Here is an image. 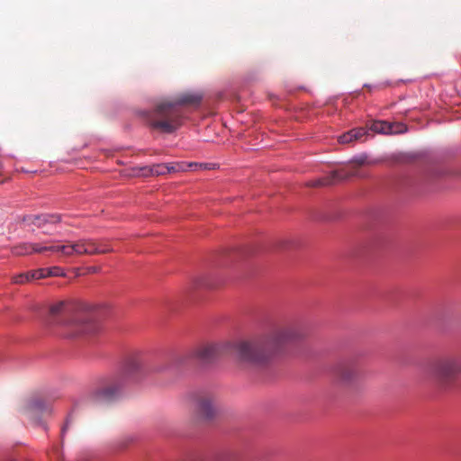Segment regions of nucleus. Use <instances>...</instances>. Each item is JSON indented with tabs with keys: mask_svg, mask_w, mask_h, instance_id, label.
<instances>
[{
	"mask_svg": "<svg viewBox=\"0 0 461 461\" xmlns=\"http://www.w3.org/2000/svg\"><path fill=\"white\" fill-rule=\"evenodd\" d=\"M308 334L307 327L302 323L281 324L258 338L237 342L234 352L242 363L263 366L284 352L286 347L303 340Z\"/></svg>",
	"mask_w": 461,
	"mask_h": 461,
	"instance_id": "f257e3e1",
	"label": "nucleus"
},
{
	"mask_svg": "<svg viewBox=\"0 0 461 461\" xmlns=\"http://www.w3.org/2000/svg\"><path fill=\"white\" fill-rule=\"evenodd\" d=\"M166 368V364H152L144 354L135 352L125 360L123 372L106 385L92 393L90 399L94 403L107 402L117 398L128 382L137 383L152 372H159Z\"/></svg>",
	"mask_w": 461,
	"mask_h": 461,
	"instance_id": "f03ea898",
	"label": "nucleus"
},
{
	"mask_svg": "<svg viewBox=\"0 0 461 461\" xmlns=\"http://www.w3.org/2000/svg\"><path fill=\"white\" fill-rule=\"evenodd\" d=\"M203 99L200 93L187 92L176 96L174 100L162 101L153 111L143 112L147 124L152 129L164 133H172L182 123V113L178 106H198Z\"/></svg>",
	"mask_w": 461,
	"mask_h": 461,
	"instance_id": "7ed1b4c3",
	"label": "nucleus"
},
{
	"mask_svg": "<svg viewBox=\"0 0 461 461\" xmlns=\"http://www.w3.org/2000/svg\"><path fill=\"white\" fill-rule=\"evenodd\" d=\"M429 375L443 389L457 387L461 376V354H448L434 360L428 367Z\"/></svg>",
	"mask_w": 461,
	"mask_h": 461,
	"instance_id": "20e7f679",
	"label": "nucleus"
},
{
	"mask_svg": "<svg viewBox=\"0 0 461 461\" xmlns=\"http://www.w3.org/2000/svg\"><path fill=\"white\" fill-rule=\"evenodd\" d=\"M112 251L113 249L107 247L104 240L93 239H81L67 244L51 246V252L66 257L104 254Z\"/></svg>",
	"mask_w": 461,
	"mask_h": 461,
	"instance_id": "39448f33",
	"label": "nucleus"
},
{
	"mask_svg": "<svg viewBox=\"0 0 461 461\" xmlns=\"http://www.w3.org/2000/svg\"><path fill=\"white\" fill-rule=\"evenodd\" d=\"M225 346L215 342L201 344L190 352L177 357L176 359L179 364L193 359L201 364H210L217 360L224 352Z\"/></svg>",
	"mask_w": 461,
	"mask_h": 461,
	"instance_id": "423d86ee",
	"label": "nucleus"
},
{
	"mask_svg": "<svg viewBox=\"0 0 461 461\" xmlns=\"http://www.w3.org/2000/svg\"><path fill=\"white\" fill-rule=\"evenodd\" d=\"M53 322L66 327L68 329V336L73 338L92 334L97 330V325L94 321L92 313L85 315L82 312H77L71 320H53Z\"/></svg>",
	"mask_w": 461,
	"mask_h": 461,
	"instance_id": "0eeeda50",
	"label": "nucleus"
},
{
	"mask_svg": "<svg viewBox=\"0 0 461 461\" xmlns=\"http://www.w3.org/2000/svg\"><path fill=\"white\" fill-rule=\"evenodd\" d=\"M196 412L202 420H212L217 413L215 398L212 395L200 396L197 400Z\"/></svg>",
	"mask_w": 461,
	"mask_h": 461,
	"instance_id": "6e6552de",
	"label": "nucleus"
},
{
	"mask_svg": "<svg viewBox=\"0 0 461 461\" xmlns=\"http://www.w3.org/2000/svg\"><path fill=\"white\" fill-rule=\"evenodd\" d=\"M23 222L27 226L34 225L37 228H43L47 224H56L60 222L61 216L59 214H39L27 215L23 217Z\"/></svg>",
	"mask_w": 461,
	"mask_h": 461,
	"instance_id": "1a4fd4ad",
	"label": "nucleus"
},
{
	"mask_svg": "<svg viewBox=\"0 0 461 461\" xmlns=\"http://www.w3.org/2000/svg\"><path fill=\"white\" fill-rule=\"evenodd\" d=\"M339 376L342 383L352 384L362 376V371L357 364H345L339 367Z\"/></svg>",
	"mask_w": 461,
	"mask_h": 461,
	"instance_id": "9d476101",
	"label": "nucleus"
},
{
	"mask_svg": "<svg viewBox=\"0 0 461 461\" xmlns=\"http://www.w3.org/2000/svg\"><path fill=\"white\" fill-rule=\"evenodd\" d=\"M24 412L30 419L34 421H38L39 416L50 413V409L43 401L36 399L32 400L27 403Z\"/></svg>",
	"mask_w": 461,
	"mask_h": 461,
	"instance_id": "9b49d317",
	"label": "nucleus"
},
{
	"mask_svg": "<svg viewBox=\"0 0 461 461\" xmlns=\"http://www.w3.org/2000/svg\"><path fill=\"white\" fill-rule=\"evenodd\" d=\"M46 251H51V246H42L39 243H23L13 248V253L16 256H26Z\"/></svg>",
	"mask_w": 461,
	"mask_h": 461,
	"instance_id": "f8f14e48",
	"label": "nucleus"
},
{
	"mask_svg": "<svg viewBox=\"0 0 461 461\" xmlns=\"http://www.w3.org/2000/svg\"><path fill=\"white\" fill-rule=\"evenodd\" d=\"M366 133L364 128H356L348 131V132L339 137V142L342 144H348L354 140H359Z\"/></svg>",
	"mask_w": 461,
	"mask_h": 461,
	"instance_id": "ddd939ff",
	"label": "nucleus"
},
{
	"mask_svg": "<svg viewBox=\"0 0 461 461\" xmlns=\"http://www.w3.org/2000/svg\"><path fill=\"white\" fill-rule=\"evenodd\" d=\"M139 172V175L143 176H161L167 174V164H157L153 165L151 167H140Z\"/></svg>",
	"mask_w": 461,
	"mask_h": 461,
	"instance_id": "4468645a",
	"label": "nucleus"
},
{
	"mask_svg": "<svg viewBox=\"0 0 461 461\" xmlns=\"http://www.w3.org/2000/svg\"><path fill=\"white\" fill-rule=\"evenodd\" d=\"M73 309L74 307L71 304L61 301L50 306V314L51 317L55 318L60 314H68L72 312Z\"/></svg>",
	"mask_w": 461,
	"mask_h": 461,
	"instance_id": "2eb2a0df",
	"label": "nucleus"
},
{
	"mask_svg": "<svg viewBox=\"0 0 461 461\" xmlns=\"http://www.w3.org/2000/svg\"><path fill=\"white\" fill-rule=\"evenodd\" d=\"M370 129L373 131L379 132V133H393V132H400L402 130H393V126L389 124L386 122L378 121L372 123Z\"/></svg>",
	"mask_w": 461,
	"mask_h": 461,
	"instance_id": "dca6fc26",
	"label": "nucleus"
},
{
	"mask_svg": "<svg viewBox=\"0 0 461 461\" xmlns=\"http://www.w3.org/2000/svg\"><path fill=\"white\" fill-rule=\"evenodd\" d=\"M341 176L338 172H332L329 176L316 180L314 182H311L309 185L311 186H321V185H328L333 184L337 179H340Z\"/></svg>",
	"mask_w": 461,
	"mask_h": 461,
	"instance_id": "f3484780",
	"label": "nucleus"
},
{
	"mask_svg": "<svg viewBox=\"0 0 461 461\" xmlns=\"http://www.w3.org/2000/svg\"><path fill=\"white\" fill-rule=\"evenodd\" d=\"M43 269H44L45 277L64 276H65L63 269L59 267H48V268H43Z\"/></svg>",
	"mask_w": 461,
	"mask_h": 461,
	"instance_id": "a211bd4d",
	"label": "nucleus"
},
{
	"mask_svg": "<svg viewBox=\"0 0 461 461\" xmlns=\"http://www.w3.org/2000/svg\"><path fill=\"white\" fill-rule=\"evenodd\" d=\"M185 170V165L184 163H168L167 164V172H178Z\"/></svg>",
	"mask_w": 461,
	"mask_h": 461,
	"instance_id": "6ab92c4d",
	"label": "nucleus"
},
{
	"mask_svg": "<svg viewBox=\"0 0 461 461\" xmlns=\"http://www.w3.org/2000/svg\"><path fill=\"white\" fill-rule=\"evenodd\" d=\"M30 276L33 280L45 278L44 269L39 268L36 270L30 271Z\"/></svg>",
	"mask_w": 461,
	"mask_h": 461,
	"instance_id": "aec40b11",
	"label": "nucleus"
},
{
	"mask_svg": "<svg viewBox=\"0 0 461 461\" xmlns=\"http://www.w3.org/2000/svg\"><path fill=\"white\" fill-rule=\"evenodd\" d=\"M13 281L15 284H25V283H28L27 276H25L24 273H22L20 275H17V276H14L13 277Z\"/></svg>",
	"mask_w": 461,
	"mask_h": 461,
	"instance_id": "412c9836",
	"label": "nucleus"
},
{
	"mask_svg": "<svg viewBox=\"0 0 461 461\" xmlns=\"http://www.w3.org/2000/svg\"><path fill=\"white\" fill-rule=\"evenodd\" d=\"M72 422V415H69L67 420H66V422L64 424V426L62 427V429H61V433L62 435H64L66 433V431L68 430V427H69V424Z\"/></svg>",
	"mask_w": 461,
	"mask_h": 461,
	"instance_id": "4be33fe9",
	"label": "nucleus"
},
{
	"mask_svg": "<svg viewBox=\"0 0 461 461\" xmlns=\"http://www.w3.org/2000/svg\"><path fill=\"white\" fill-rule=\"evenodd\" d=\"M199 166H200V167L204 168V169L214 168V165H212V164H200Z\"/></svg>",
	"mask_w": 461,
	"mask_h": 461,
	"instance_id": "5701e85b",
	"label": "nucleus"
},
{
	"mask_svg": "<svg viewBox=\"0 0 461 461\" xmlns=\"http://www.w3.org/2000/svg\"><path fill=\"white\" fill-rule=\"evenodd\" d=\"M24 274H25V276H27L28 282H30V281L33 280V278H32V277H31V276H30V271H29V272H27V273H24Z\"/></svg>",
	"mask_w": 461,
	"mask_h": 461,
	"instance_id": "b1692460",
	"label": "nucleus"
},
{
	"mask_svg": "<svg viewBox=\"0 0 461 461\" xmlns=\"http://www.w3.org/2000/svg\"><path fill=\"white\" fill-rule=\"evenodd\" d=\"M356 161H357L358 164H360V165H361V164H363V163H364L365 159H364L363 158H359L356 159Z\"/></svg>",
	"mask_w": 461,
	"mask_h": 461,
	"instance_id": "393cba45",
	"label": "nucleus"
},
{
	"mask_svg": "<svg viewBox=\"0 0 461 461\" xmlns=\"http://www.w3.org/2000/svg\"><path fill=\"white\" fill-rule=\"evenodd\" d=\"M193 166H195V167H196V166H197V164H196V163H190V164H188V165H187V167H193Z\"/></svg>",
	"mask_w": 461,
	"mask_h": 461,
	"instance_id": "a878e982",
	"label": "nucleus"
},
{
	"mask_svg": "<svg viewBox=\"0 0 461 461\" xmlns=\"http://www.w3.org/2000/svg\"><path fill=\"white\" fill-rule=\"evenodd\" d=\"M97 271H98L97 267H93V272H97Z\"/></svg>",
	"mask_w": 461,
	"mask_h": 461,
	"instance_id": "bb28decb",
	"label": "nucleus"
},
{
	"mask_svg": "<svg viewBox=\"0 0 461 461\" xmlns=\"http://www.w3.org/2000/svg\"><path fill=\"white\" fill-rule=\"evenodd\" d=\"M87 311H89V312H92L94 311V308H93V307H91V308H89Z\"/></svg>",
	"mask_w": 461,
	"mask_h": 461,
	"instance_id": "cd10ccee",
	"label": "nucleus"
}]
</instances>
